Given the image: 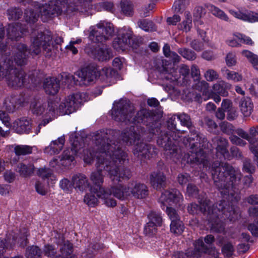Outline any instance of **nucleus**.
Instances as JSON below:
<instances>
[{
  "instance_id": "nucleus-23",
  "label": "nucleus",
  "mask_w": 258,
  "mask_h": 258,
  "mask_svg": "<svg viewBox=\"0 0 258 258\" xmlns=\"http://www.w3.org/2000/svg\"><path fill=\"white\" fill-rule=\"evenodd\" d=\"M90 191L96 193L97 198L102 199L104 201V203L107 207H114L116 206V201L110 197L111 194L108 190L104 188H100L98 190L97 188L91 187Z\"/></svg>"
},
{
  "instance_id": "nucleus-53",
  "label": "nucleus",
  "mask_w": 258,
  "mask_h": 258,
  "mask_svg": "<svg viewBox=\"0 0 258 258\" xmlns=\"http://www.w3.org/2000/svg\"><path fill=\"white\" fill-rule=\"evenodd\" d=\"M183 230L184 225L180 219L171 222L170 231L171 232L177 234H180L183 231Z\"/></svg>"
},
{
  "instance_id": "nucleus-9",
  "label": "nucleus",
  "mask_w": 258,
  "mask_h": 258,
  "mask_svg": "<svg viewBox=\"0 0 258 258\" xmlns=\"http://www.w3.org/2000/svg\"><path fill=\"white\" fill-rule=\"evenodd\" d=\"M85 94L77 93L68 96L64 102L59 104L55 101H51L48 103V107L46 110L45 115L48 118L43 119L38 126V132L42 126H45L51 121V117H53L55 112H59L60 114H70L75 111L80 105L85 101Z\"/></svg>"
},
{
  "instance_id": "nucleus-4",
  "label": "nucleus",
  "mask_w": 258,
  "mask_h": 258,
  "mask_svg": "<svg viewBox=\"0 0 258 258\" xmlns=\"http://www.w3.org/2000/svg\"><path fill=\"white\" fill-rule=\"evenodd\" d=\"M92 0H73V2L68 5L66 0H51L47 4L41 6L38 2L32 0H21L20 3L24 6L31 5L35 9H39L41 19L46 22L53 16L59 15L62 13H72L88 15L91 8Z\"/></svg>"
},
{
  "instance_id": "nucleus-49",
  "label": "nucleus",
  "mask_w": 258,
  "mask_h": 258,
  "mask_svg": "<svg viewBox=\"0 0 258 258\" xmlns=\"http://www.w3.org/2000/svg\"><path fill=\"white\" fill-rule=\"evenodd\" d=\"M138 24L140 28L145 31L150 32L155 30L154 24L151 21L147 19L141 20L138 21Z\"/></svg>"
},
{
  "instance_id": "nucleus-41",
  "label": "nucleus",
  "mask_w": 258,
  "mask_h": 258,
  "mask_svg": "<svg viewBox=\"0 0 258 258\" xmlns=\"http://www.w3.org/2000/svg\"><path fill=\"white\" fill-rule=\"evenodd\" d=\"M147 217L149 222L155 224L158 226L162 225L163 219L160 213L152 211L148 214Z\"/></svg>"
},
{
  "instance_id": "nucleus-56",
  "label": "nucleus",
  "mask_w": 258,
  "mask_h": 258,
  "mask_svg": "<svg viewBox=\"0 0 258 258\" xmlns=\"http://www.w3.org/2000/svg\"><path fill=\"white\" fill-rule=\"evenodd\" d=\"M157 227H158V226L157 225L148 221L144 226V232L146 235L152 236L156 234L157 232Z\"/></svg>"
},
{
  "instance_id": "nucleus-17",
  "label": "nucleus",
  "mask_w": 258,
  "mask_h": 258,
  "mask_svg": "<svg viewBox=\"0 0 258 258\" xmlns=\"http://www.w3.org/2000/svg\"><path fill=\"white\" fill-rule=\"evenodd\" d=\"M198 199L200 205L195 203H191L187 207L188 213L192 215L202 213L207 216L208 212L209 210L211 211L213 208V206H211L210 201L206 198L200 199L198 198Z\"/></svg>"
},
{
  "instance_id": "nucleus-33",
  "label": "nucleus",
  "mask_w": 258,
  "mask_h": 258,
  "mask_svg": "<svg viewBox=\"0 0 258 258\" xmlns=\"http://www.w3.org/2000/svg\"><path fill=\"white\" fill-rule=\"evenodd\" d=\"M253 103L249 98H246L241 100L240 110L244 116H249L253 110Z\"/></svg>"
},
{
  "instance_id": "nucleus-22",
  "label": "nucleus",
  "mask_w": 258,
  "mask_h": 258,
  "mask_svg": "<svg viewBox=\"0 0 258 258\" xmlns=\"http://www.w3.org/2000/svg\"><path fill=\"white\" fill-rule=\"evenodd\" d=\"M13 128L18 134H29L32 130L31 120L25 117L18 119L13 122Z\"/></svg>"
},
{
  "instance_id": "nucleus-63",
  "label": "nucleus",
  "mask_w": 258,
  "mask_h": 258,
  "mask_svg": "<svg viewBox=\"0 0 258 258\" xmlns=\"http://www.w3.org/2000/svg\"><path fill=\"white\" fill-rule=\"evenodd\" d=\"M220 127L221 131L227 135L232 134L235 130L234 126L228 122H222Z\"/></svg>"
},
{
  "instance_id": "nucleus-34",
  "label": "nucleus",
  "mask_w": 258,
  "mask_h": 258,
  "mask_svg": "<svg viewBox=\"0 0 258 258\" xmlns=\"http://www.w3.org/2000/svg\"><path fill=\"white\" fill-rule=\"evenodd\" d=\"M5 37L4 28L0 24V54L1 56L5 55L6 57L11 55V50L8 48L7 45L4 43Z\"/></svg>"
},
{
  "instance_id": "nucleus-11",
  "label": "nucleus",
  "mask_w": 258,
  "mask_h": 258,
  "mask_svg": "<svg viewBox=\"0 0 258 258\" xmlns=\"http://www.w3.org/2000/svg\"><path fill=\"white\" fill-rule=\"evenodd\" d=\"M89 38L94 43H103L109 40L114 33L113 25L100 22L89 28Z\"/></svg>"
},
{
  "instance_id": "nucleus-15",
  "label": "nucleus",
  "mask_w": 258,
  "mask_h": 258,
  "mask_svg": "<svg viewBox=\"0 0 258 258\" xmlns=\"http://www.w3.org/2000/svg\"><path fill=\"white\" fill-rule=\"evenodd\" d=\"M132 32L130 30H123L120 32L117 38L112 43L113 48L117 51H123L127 47L131 45Z\"/></svg>"
},
{
  "instance_id": "nucleus-52",
  "label": "nucleus",
  "mask_w": 258,
  "mask_h": 258,
  "mask_svg": "<svg viewBox=\"0 0 258 258\" xmlns=\"http://www.w3.org/2000/svg\"><path fill=\"white\" fill-rule=\"evenodd\" d=\"M16 154L18 156L25 155L31 154L32 152V147L28 145H18L14 148Z\"/></svg>"
},
{
  "instance_id": "nucleus-62",
  "label": "nucleus",
  "mask_w": 258,
  "mask_h": 258,
  "mask_svg": "<svg viewBox=\"0 0 258 258\" xmlns=\"http://www.w3.org/2000/svg\"><path fill=\"white\" fill-rule=\"evenodd\" d=\"M166 213L171 220V222L180 220V217L176 210L171 207H166Z\"/></svg>"
},
{
  "instance_id": "nucleus-40",
  "label": "nucleus",
  "mask_w": 258,
  "mask_h": 258,
  "mask_svg": "<svg viewBox=\"0 0 258 258\" xmlns=\"http://www.w3.org/2000/svg\"><path fill=\"white\" fill-rule=\"evenodd\" d=\"M46 106V104L40 101H34L31 103L30 108L33 114L40 115L45 111Z\"/></svg>"
},
{
  "instance_id": "nucleus-50",
  "label": "nucleus",
  "mask_w": 258,
  "mask_h": 258,
  "mask_svg": "<svg viewBox=\"0 0 258 258\" xmlns=\"http://www.w3.org/2000/svg\"><path fill=\"white\" fill-rule=\"evenodd\" d=\"M90 193L87 194L84 198V202L89 206L94 207L98 204V198H96L94 194V192L90 191ZM96 194V193H95Z\"/></svg>"
},
{
  "instance_id": "nucleus-44",
  "label": "nucleus",
  "mask_w": 258,
  "mask_h": 258,
  "mask_svg": "<svg viewBox=\"0 0 258 258\" xmlns=\"http://www.w3.org/2000/svg\"><path fill=\"white\" fill-rule=\"evenodd\" d=\"M229 84L226 83L224 81H220L213 86V89L216 94L218 93L220 95L226 96L228 95V92L225 90V88H227Z\"/></svg>"
},
{
  "instance_id": "nucleus-30",
  "label": "nucleus",
  "mask_w": 258,
  "mask_h": 258,
  "mask_svg": "<svg viewBox=\"0 0 258 258\" xmlns=\"http://www.w3.org/2000/svg\"><path fill=\"white\" fill-rule=\"evenodd\" d=\"M108 190L115 197L121 200L126 199L130 196V191L128 186H123L120 184L111 186V188Z\"/></svg>"
},
{
  "instance_id": "nucleus-13",
  "label": "nucleus",
  "mask_w": 258,
  "mask_h": 258,
  "mask_svg": "<svg viewBox=\"0 0 258 258\" xmlns=\"http://www.w3.org/2000/svg\"><path fill=\"white\" fill-rule=\"evenodd\" d=\"M132 152L134 156L141 162L153 157L158 153L155 146L141 141L134 146Z\"/></svg>"
},
{
  "instance_id": "nucleus-8",
  "label": "nucleus",
  "mask_w": 258,
  "mask_h": 258,
  "mask_svg": "<svg viewBox=\"0 0 258 258\" xmlns=\"http://www.w3.org/2000/svg\"><path fill=\"white\" fill-rule=\"evenodd\" d=\"M238 213L234 205H227L226 202L220 201L213 205L211 211L209 210L207 217L210 224L211 230L212 232L221 233L225 228L223 220L228 219L233 221L238 217Z\"/></svg>"
},
{
  "instance_id": "nucleus-32",
  "label": "nucleus",
  "mask_w": 258,
  "mask_h": 258,
  "mask_svg": "<svg viewBox=\"0 0 258 258\" xmlns=\"http://www.w3.org/2000/svg\"><path fill=\"white\" fill-rule=\"evenodd\" d=\"M34 170V166L31 164H25L23 163L18 164L16 171L20 175L23 177H27L31 176Z\"/></svg>"
},
{
  "instance_id": "nucleus-6",
  "label": "nucleus",
  "mask_w": 258,
  "mask_h": 258,
  "mask_svg": "<svg viewBox=\"0 0 258 258\" xmlns=\"http://www.w3.org/2000/svg\"><path fill=\"white\" fill-rule=\"evenodd\" d=\"M211 172L214 184L222 195H228L230 189L239 190L241 187L242 173L228 163L214 162Z\"/></svg>"
},
{
  "instance_id": "nucleus-57",
  "label": "nucleus",
  "mask_w": 258,
  "mask_h": 258,
  "mask_svg": "<svg viewBox=\"0 0 258 258\" xmlns=\"http://www.w3.org/2000/svg\"><path fill=\"white\" fill-rule=\"evenodd\" d=\"M59 187L66 193H70L74 188L73 183L66 178L62 179L59 181Z\"/></svg>"
},
{
  "instance_id": "nucleus-5",
  "label": "nucleus",
  "mask_w": 258,
  "mask_h": 258,
  "mask_svg": "<svg viewBox=\"0 0 258 258\" xmlns=\"http://www.w3.org/2000/svg\"><path fill=\"white\" fill-rule=\"evenodd\" d=\"M177 119L180 120L182 125L187 127L190 133V137L186 140L190 146L189 153L185 154L184 158L187 159V162L188 163L199 165L203 168L207 169L209 162L205 153L200 147L206 148L208 147L206 145L208 144L207 139L203 135L196 131L189 115L185 113H180L177 115Z\"/></svg>"
},
{
  "instance_id": "nucleus-26",
  "label": "nucleus",
  "mask_w": 258,
  "mask_h": 258,
  "mask_svg": "<svg viewBox=\"0 0 258 258\" xmlns=\"http://www.w3.org/2000/svg\"><path fill=\"white\" fill-rule=\"evenodd\" d=\"M150 179L152 186L156 189H160L165 186L166 177L160 171L153 172L150 175Z\"/></svg>"
},
{
  "instance_id": "nucleus-14",
  "label": "nucleus",
  "mask_w": 258,
  "mask_h": 258,
  "mask_svg": "<svg viewBox=\"0 0 258 258\" xmlns=\"http://www.w3.org/2000/svg\"><path fill=\"white\" fill-rule=\"evenodd\" d=\"M183 200V196L176 189L165 190L161 194L159 199V202L161 203V207L163 209L165 206V203H168L169 205L175 204L180 205Z\"/></svg>"
},
{
  "instance_id": "nucleus-64",
  "label": "nucleus",
  "mask_w": 258,
  "mask_h": 258,
  "mask_svg": "<svg viewBox=\"0 0 258 258\" xmlns=\"http://www.w3.org/2000/svg\"><path fill=\"white\" fill-rule=\"evenodd\" d=\"M186 192L189 196L197 198L199 195V190L196 185L188 184L186 188Z\"/></svg>"
},
{
  "instance_id": "nucleus-28",
  "label": "nucleus",
  "mask_w": 258,
  "mask_h": 258,
  "mask_svg": "<svg viewBox=\"0 0 258 258\" xmlns=\"http://www.w3.org/2000/svg\"><path fill=\"white\" fill-rule=\"evenodd\" d=\"M213 142L217 145V151L221 154L224 158L229 159V154L227 150L228 146V141L222 137L217 136L213 139Z\"/></svg>"
},
{
  "instance_id": "nucleus-58",
  "label": "nucleus",
  "mask_w": 258,
  "mask_h": 258,
  "mask_svg": "<svg viewBox=\"0 0 258 258\" xmlns=\"http://www.w3.org/2000/svg\"><path fill=\"white\" fill-rule=\"evenodd\" d=\"M121 8L122 12L126 15H131L133 12V5L127 0H122L121 2Z\"/></svg>"
},
{
  "instance_id": "nucleus-36",
  "label": "nucleus",
  "mask_w": 258,
  "mask_h": 258,
  "mask_svg": "<svg viewBox=\"0 0 258 258\" xmlns=\"http://www.w3.org/2000/svg\"><path fill=\"white\" fill-rule=\"evenodd\" d=\"M18 98L16 96H8L5 100L4 106L9 112H13L18 103Z\"/></svg>"
},
{
  "instance_id": "nucleus-20",
  "label": "nucleus",
  "mask_w": 258,
  "mask_h": 258,
  "mask_svg": "<svg viewBox=\"0 0 258 258\" xmlns=\"http://www.w3.org/2000/svg\"><path fill=\"white\" fill-rule=\"evenodd\" d=\"M128 188L130 191V195H132L136 198L143 199L148 194L147 187L144 183L132 181L128 183Z\"/></svg>"
},
{
  "instance_id": "nucleus-48",
  "label": "nucleus",
  "mask_w": 258,
  "mask_h": 258,
  "mask_svg": "<svg viewBox=\"0 0 258 258\" xmlns=\"http://www.w3.org/2000/svg\"><path fill=\"white\" fill-rule=\"evenodd\" d=\"M197 82L194 85L195 90L203 92V95H207L209 94V84L206 81L203 80L197 81Z\"/></svg>"
},
{
  "instance_id": "nucleus-45",
  "label": "nucleus",
  "mask_w": 258,
  "mask_h": 258,
  "mask_svg": "<svg viewBox=\"0 0 258 258\" xmlns=\"http://www.w3.org/2000/svg\"><path fill=\"white\" fill-rule=\"evenodd\" d=\"M29 234L27 233V232L26 231L24 233L23 235L18 239V241H17V237L13 236L12 241L11 239H10L9 241L10 246L12 247L14 246L17 242L20 246L24 247L28 243V240L27 239V236Z\"/></svg>"
},
{
  "instance_id": "nucleus-25",
  "label": "nucleus",
  "mask_w": 258,
  "mask_h": 258,
  "mask_svg": "<svg viewBox=\"0 0 258 258\" xmlns=\"http://www.w3.org/2000/svg\"><path fill=\"white\" fill-rule=\"evenodd\" d=\"M43 87L47 94L54 95L59 89V80L55 77L47 78L44 82Z\"/></svg>"
},
{
  "instance_id": "nucleus-16",
  "label": "nucleus",
  "mask_w": 258,
  "mask_h": 258,
  "mask_svg": "<svg viewBox=\"0 0 258 258\" xmlns=\"http://www.w3.org/2000/svg\"><path fill=\"white\" fill-rule=\"evenodd\" d=\"M85 50L89 55L99 61L108 60L111 56L110 49L99 48L96 45H88L85 48Z\"/></svg>"
},
{
  "instance_id": "nucleus-24",
  "label": "nucleus",
  "mask_w": 258,
  "mask_h": 258,
  "mask_svg": "<svg viewBox=\"0 0 258 258\" xmlns=\"http://www.w3.org/2000/svg\"><path fill=\"white\" fill-rule=\"evenodd\" d=\"M209 249L205 244L203 240L199 239L196 243L195 248L192 249H188L186 252V256L189 258H199L202 253H207Z\"/></svg>"
},
{
  "instance_id": "nucleus-60",
  "label": "nucleus",
  "mask_w": 258,
  "mask_h": 258,
  "mask_svg": "<svg viewBox=\"0 0 258 258\" xmlns=\"http://www.w3.org/2000/svg\"><path fill=\"white\" fill-rule=\"evenodd\" d=\"M225 74L226 75V78L228 80H232L235 82H239L242 79V76L241 75L234 71L226 70Z\"/></svg>"
},
{
  "instance_id": "nucleus-46",
  "label": "nucleus",
  "mask_w": 258,
  "mask_h": 258,
  "mask_svg": "<svg viewBox=\"0 0 258 258\" xmlns=\"http://www.w3.org/2000/svg\"><path fill=\"white\" fill-rule=\"evenodd\" d=\"M242 54L248 59L255 69L258 70V56L257 55L247 50H243Z\"/></svg>"
},
{
  "instance_id": "nucleus-29",
  "label": "nucleus",
  "mask_w": 258,
  "mask_h": 258,
  "mask_svg": "<svg viewBox=\"0 0 258 258\" xmlns=\"http://www.w3.org/2000/svg\"><path fill=\"white\" fill-rule=\"evenodd\" d=\"M23 34L21 24L19 23L10 24L7 29V35L12 40L18 41L22 38Z\"/></svg>"
},
{
  "instance_id": "nucleus-47",
  "label": "nucleus",
  "mask_w": 258,
  "mask_h": 258,
  "mask_svg": "<svg viewBox=\"0 0 258 258\" xmlns=\"http://www.w3.org/2000/svg\"><path fill=\"white\" fill-rule=\"evenodd\" d=\"M209 9L213 15L217 18L225 21H229V18L228 16L221 9L215 7L214 5H210L209 7Z\"/></svg>"
},
{
  "instance_id": "nucleus-27",
  "label": "nucleus",
  "mask_w": 258,
  "mask_h": 258,
  "mask_svg": "<svg viewBox=\"0 0 258 258\" xmlns=\"http://www.w3.org/2000/svg\"><path fill=\"white\" fill-rule=\"evenodd\" d=\"M64 142V136H62L57 140L52 141L50 145L44 149V152L50 155L58 154L62 149Z\"/></svg>"
},
{
  "instance_id": "nucleus-55",
  "label": "nucleus",
  "mask_w": 258,
  "mask_h": 258,
  "mask_svg": "<svg viewBox=\"0 0 258 258\" xmlns=\"http://www.w3.org/2000/svg\"><path fill=\"white\" fill-rule=\"evenodd\" d=\"M178 52L184 58L192 60L196 58V53L192 50L185 48H180L178 49Z\"/></svg>"
},
{
  "instance_id": "nucleus-59",
  "label": "nucleus",
  "mask_w": 258,
  "mask_h": 258,
  "mask_svg": "<svg viewBox=\"0 0 258 258\" xmlns=\"http://www.w3.org/2000/svg\"><path fill=\"white\" fill-rule=\"evenodd\" d=\"M204 77L208 82H213L219 78V74L214 70L208 69L204 73Z\"/></svg>"
},
{
  "instance_id": "nucleus-7",
  "label": "nucleus",
  "mask_w": 258,
  "mask_h": 258,
  "mask_svg": "<svg viewBox=\"0 0 258 258\" xmlns=\"http://www.w3.org/2000/svg\"><path fill=\"white\" fill-rule=\"evenodd\" d=\"M177 121L175 115L171 116L167 121L168 131H163L160 129L156 135L158 136L157 140L158 145L164 148L165 154L172 158L173 161L179 159L182 156L178 145L181 132L176 127ZM159 128H160V126Z\"/></svg>"
},
{
  "instance_id": "nucleus-31",
  "label": "nucleus",
  "mask_w": 258,
  "mask_h": 258,
  "mask_svg": "<svg viewBox=\"0 0 258 258\" xmlns=\"http://www.w3.org/2000/svg\"><path fill=\"white\" fill-rule=\"evenodd\" d=\"M39 9L34 10L31 8H28L25 10L24 13V18L25 21L29 24H34L36 23L39 17L40 14L38 11Z\"/></svg>"
},
{
  "instance_id": "nucleus-1",
  "label": "nucleus",
  "mask_w": 258,
  "mask_h": 258,
  "mask_svg": "<svg viewBox=\"0 0 258 258\" xmlns=\"http://www.w3.org/2000/svg\"><path fill=\"white\" fill-rule=\"evenodd\" d=\"M117 133L113 130H98L93 134V138L95 144L94 154L91 152L89 155H85L84 162L91 164L94 158H96L95 166L96 171L92 172L90 179L93 182L94 187L98 189L104 188L101 186L104 181V176L108 175L112 180L117 182L121 179H128L131 177V171L125 168L123 164L127 160V154L122 151L119 147L110 146L107 144L105 148V143L103 138L116 136Z\"/></svg>"
},
{
  "instance_id": "nucleus-21",
  "label": "nucleus",
  "mask_w": 258,
  "mask_h": 258,
  "mask_svg": "<svg viewBox=\"0 0 258 258\" xmlns=\"http://www.w3.org/2000/svg\"><path fill=\"white\" fill-rule=\"evenodd\" d=\"M230 13L234 17L250 23L258 22V13L254 12L245 10L235 11L230 10Z\"/></svg>"
},
{
  "instance_id": "nucleus-54",
  "label": "nucleus",
  "mask_w": 258,
  "mask_h": 258,
  "mask_svg": "<svg viewBox=\"0 0 258 258\" xmlns=\"http://www.w3.org/2000/svg\"><path fill=\"white\" fill-rule=\"evenodd\" d=\"M57 253V249L55 246L51 244H45L43 250L42 251V254H43L45 256L53 258Z\"/></svg>"
},
{
  "instance_id": "nucleus-42",
  "label": "nucleus",
  "mask_w": 258,
  "mask_h": 258,
  "mask_svg": "<svg viewBox=\"0 0 258 258\" xmlns=\"http://www.w3.org/2000/svg\"><path fill=\"white\" fill-rule=\"evenodd\" d=\"M37 175L43 179H49L56 180V177L53 174L52 171L49 168L45 167L38 169L37 172Z\"/></svg>"
},
{
  "instance_id": "nucleus-37",
  "label": "nucleus",
  "mask_w": 258,
  "mask_h": 258,
  "mask_svg": "<svg viewBox=\"0 0 258 258\" xmlns=\"http://www.w3.org/2000/svg\"><path fill=\"white\" fill-rule=\"evenodd\" d=\"M176 73L177 72L173 68L168 71V69L164 67H163L161 71L162 78L170 82L177 81L178 75Z\"/></svg>"
},
{
  "instance_id": "nucleus-3",
  "label": "nucleus",
  "mask_w": 258,
  "mask_h": 258,
  "mask_svg": "<svg viewBox=\"0 0 258 258\" xmlns=\"http://www.w3.org/2000/svg\"><path fill=\"white\" fill-rule=\"evenodd\" d=\"M114 120L125 124L143 123L147 126L149 133L152 135L158 133L159 122L154 113L146 109H142L135 115V108L127 99L114 101L111 109Z\"/></svg>"
},
{
  "instance_id": "nucleus-51",
  "label": "nucleus",
  "mask_w": 258,
  "mask_h": 258,
  "mask_svg": "<svg viewBox=\"0 0 258 258\" xmlns=\"http://www.w3.org/2000/svg\"><path fill=\"white\" fill-rule=\"evenodd\" d=\"M189 3V0H176L172 9L175 13H182Z\"/></svg>"
},
{
  "instance_id": "nucleus-38",
  "label": "nucleus",
  "mask_w": 258,
  "mask_h": 258,
  "mask_svg": "<svg viewBox=\"0 0 258 258\" xmlns=\"http://www.w3.org/2000/svg\"><path fill=\"white\" fill-rule=\"evenodd\" d=\"M41 249L36 245L28 246L26 248L25 256L26 258H41Z\"/></svg>"
},
{
  "instance_id": "nucleus-43",
  "label": "nucleus",
  "mask_w": 258,
  "mask_h": 258,
  "mask_svg": "<svg viewBox=\"0 0 258 258\" xmlns=\"http://www.w3.org/2000/svg\"><path fill=\"white\" fill-rule=\"evenodd\" d=\"M192 27V19L189 13L185 15V19L178 25V28L185 32H189Z\"/></svg>"
},
{
  "instance_id": "nucleus-19",
  "label": "nucleus",
  "mask_w": 258,
  "mask_h": 258,
  "mask_svg": "<svg viewBox=\"0 0 258 258\" xmlns=\"http://www.w3.org/2000/svg\"><path fill=\"white\" fill-rule=\"evenodd\" d=\"M71 181L74 188L82 192L86 191L88 188L90 191L91 187H94L89 182L87 177L81 173L74 174L72 177Z\"/></svg>"
},
{
  "instance_id": "nucleus-10",
  "label": "nucleus",
  "mask_w": 258,
  "mask_h": 258,
  "mask_svg": "<svg viewBox=\"0 0 258 258\" xmlns=\"http://www.w3.org/2000/svg\"><path fill=\"white\" fill-rule=\"evenodd\" d=\"M101 130H113L115 131L117 133L116 136L112 137L110 136L109 138L105 137L103 138V143H105V148H107V144H110V146L119 147V148L124 152L122 149L119 142H117L115 140L118 137H120L122 143L126 146H131L134 145L135 146L137 144L142 141L144 134V128L141 126L131 125L130 127H127L119 133V131L113 129H101ZM124 152H125L124 151Z\"/></svg>"
},
{
  "instance_id": "nucleus-61",
  "label": "nucleus",
  "mask_w": 258,
  "mask_h": 258,
  "mask_svg": "<svg viewBox=\"0 0 258 258\" xmlns=\"http://www.w3.org/2000/svg\"><path fill=\"white\" fill-rule=\"evenodd\" d=\"M234 251V248L230 242L225 243L222 247V252L226 257H229L232 256Z\"/></svg>"
},
{
  "instance_id": "nucleus-2",
  "label": "nucleus",
  "mask_w": 258,
  "mask_h": 258,
  "mask_svg": "<svg viewBox=\"0 0 258 258\" xmlns=\"http://www.w3.org/2000/svg\"><path fill=\"white\" fill-rule=\"evenodd\" d=\"M54 45L50 32L38 33L32 40L30 48L22 43H16L13 46V55L8 56L4 63L0 80L5 79L8 85L12 88L18 89L23 86L27 82V75L21 69H18L14 64L20 66L27 64L30 55H38L42 48L46 57H50Z\"/></svg>"
},
{
  "instance_id": "nucleus-18",
  "label": "nucleus",
  "mask_w": 258,
  "mask_h": 258,
  "mask_svg": "<svg viewBox=\"0 0 258 258\" xmlns=\"http://www.w3.org/2000/svg\"><path fill=\"white\" fill-rule=\"evenodd\" d=\"M77 75L87 85L97 79L98 76V70L94 66H88L78 72Z\"/></svg>"
},
{
  "instance_id": "nucleus-35",
  "label": "nucleus",
  "mask_w": 258,
  "mask_h": 258,
  "mask_svg": "<svg viewBox=\"0 0 258 258\" xmlns=\"http://www.w3.org/2000/svg\"><path fill=\"white\" fill-rule=\"evenodd\" d=\"M116 72L112 68H104L101 71L98 70L99 79L102 81L108 82L115 75Z\"/></svg>"
},
{
  "instance_id": "nucleus-12",
  "label": "nucleus",
  "mask_w": 258,
  "mask_h": 258,
  "mask_svg": "<svg viewBox=\"0 0 258 258\" xmlns=\"http://www.w3.org/2000/svg\"><path fill=\"white\" fill-rule=\"evenodd\" d=\"M70 141L72 145L71 149L66 150L63 151L62 155L61 161L62 164H64V161H67L66 164H70L74 160V156L82 153L84 150V141L81 137L77 135L76 133L72 134L70 136Z\"/></svg>"
},
{
  "instance_id": "nucleus-39",
  "label": "nucleus",
  "mask_w": 258,
  "mask_h": 258,
  "mask_svg": "<svg viewBox=\"0 0 258 258\" xmlns=\"http://www.w3.org/2000/svg\"><path fill=\"white\" fill-rule=\"evenodd\" d=\"M7 14L10 20H17L21 18L23 11L18 7H12L7 11Z\"/></svg>"
}]
</instances>
